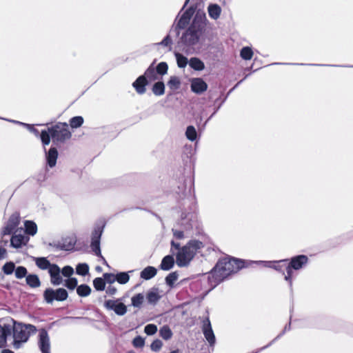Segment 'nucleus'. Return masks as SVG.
<instances>
[{"instance_id": "30", "label": "nucleus", "mask_w": 353, "mask_h": 353, "mask_svg": "<svg viewBox=\"0 0 353 353\" xmlns=\"http://www.w3.org/2000/svg\"><path fill=\"white\" fill-rule=\"evenodd\" d=\"M174 54L176 60L177 66L179 68H184L189 64V60L183 54L179 52H174Z\"/></svg>"}, {"instance_id": "54", "label": "nucleus", "mask_w": 353, "mask_h": 353, "mask_svg": "<svg viewBox=\"0 0 353 353\" xmlns=\"http://www.w3.org/2000/svg\"><path fill=\"white\" fill-rule=\"evenodd\" d=\"M103 276V279L105 281V283H108L112 284L116 281V275L112 273H104Z\"/></svg>"}, {"instance_id": "2", "label": "nucleus", "mask_w": 353, "mask_h": 353, "mask_svg": "<svg viewBox=\"0 0 353 353\" xmlns=\"http://www.w3.org/2000/svg\"><path fill=\"white\" fill-rule=\"evenodd\" d=\"M206 21L207 19L205 13L196 12L190 26L182 34L181 41L185 46L183 50L187 54L189 52V48L199 43L200 38L205 30Z\"/></svg>"}, {"instance_id": "34", "label": "nucleus", "mask_w": 353, "mask_h": 353, "mask_svg": "<svg viewBox=\"0 0 353 353\" xmlns=\"http://www.w3.org/2000/svg\"><path fill=\"white\" fill-rule=\"evenodd\" d=\"M144 301V296L142 293L134 294L131 298L132 305L134 307L140 308Z\"/></svg>"}, {"instance_id": "28", "label": "nucleus", "mask_w": 353, "mask_h": 353, "mask_svg": "<svg viewBox=\"0 0 353 353\" xmlns=\"http://www.w3.org/2000/svg\"><path fill=\"white\" fill-rule=\"evenodd\" d=\"M26 234L34 236L37 232V225L33 221H26L24 222Z\"/></svg>"}, {"instance_id": "56", "label": "nucleus", "mask_w": 353, "mask_h": 353, "mask_svg": "<svg viewBox=\"0 0 353 353\" xmlns=\"http://www.w3.org/2000/svg\"><path fill=\"white\" fill-rule=\"evenodd\" d=\"M172 231L174 236L176 239H183L185 237L184 232L185 231L183 229V230H176V229L172 228Z\"/></svg>"}, {"instance_id": "50", "label": "nucleus", "mask_w": 353, "mask_h": 353, "mask_svg": "<svg viewBox=\"0 0 353 353\" xmlns=\"http://www.w3.org/2000/svg\"><path fill=\"white\" fill-rule=\"evenodd\" d=\"M163 346V342L160 339H155L150 345V349L154 352L160 351Z\"/></svg>"}, {"instance_id": "59", "label": "nucleus", "mask_w": 353, "mask_h": 353, "mask_svg": "<svg viewBox=\"0 0 353 353\" xmlns=\"http://www.w3.org/2000/svg\"><path fill=\"white\" fill-rule=\"evenodd\" d=\"M185 28L184 27H179V23L175 26H172L170 29V34H174L175 37H179L180 34V30Z\"/></svg>"}, {"instance_id": "5", "label": "nucleus", "mask_w": 353, "mask_h": 353, "mask_svg": "<svg viewBox=\"0 0 353 353\" xmlns=\"http://www.w3.org/2000/svg\"><path fill=\"white\" fill-rule=\"evenodd\" d=\"M179 208L181 211L180 219L177 222L185 231L190 232L197 227V215L195 213V205L190 197L183 198L179 203Z\"/></svg>"}, {"instance_id": "11", "label": "nucleus", "mask_w": 353, "mask_h": 353, "mask_svg": "<svg viewBox=\"0 0 353 353\" xmlns=\"http://www.w3.org/2000/svg\"><path fill=\"white\" fill-rule=\"evenodd\" d=\"M20 223V216L17 212L13 213L8 220L6 225L3 228L1 231V236H4L6 235H10L12 234L16 228L19 225Z\"/></svg>"}, {"instance_id": "31", "label": "nucleus", "mask_w": 353, "mask_h": 353, "mask_svg": "<svg viewBox=\"0 0 353 353\" xmlns=\"http://www.w3.org/2000/svg\"><path fill=\"white\" fill-rule=\"evenodd\" d=\"M75 242L72 239H70L68 242L66 240L63 242H59L57 244L56 247L60 250L70 251L73 250Z\"/></svg>"}, {"instance_id": "15", "label": "nucleus", "mask_w": 353, "mask_h": 353, "mask_svg": "<svg viewBox=\"0 0 353 353\" xmlns=\"http://www.w3.org/2000/svg\"><path fill=\"white\" fill-rule=\"evenodd\" d=\"M190 88L194 93L201 94L207 90L208 84L201 78H193L191 80Z\"/></svg>"}, {"instance_id": "19", "label": "nucleus", "mask_w": 353, "mask_h": 353, "mask_svg": "<svg viewBox=\"0 0 353 353\" xmlns=\"http://www.w3.org/2000/svg\"><path fill=\"white\" fill-rule=\"evenodd\" d=\"M195 9L191 6L188 8L181 15L179 20L177 23H179V27H184L190 23V21L194 13Z\"/></svg>"}, {"instance_id": "24", "label": "nucleus", "mask_w": 353, "mask_h": 353, "mask_svg": "<svg viewBox=\"0 0 353 353\" xmlns=\"http://www.w3.org/2000/svg\"><path fill=\"white\" fill-rule=\"evenodd\" d=\"M208 12L210 17L216 20L221 15V8L218 4L211 3L208 7Z\"/></svg>"}, {"instance_id": "23", "label": "nucleus", "mask_w": 353, "mask_h": 353, "mask_svg": "<svg viewBox=\"0 0 353 353\" xmlns=\"http://www.w3.org/2000/svg\"><path fill=\"white\" fill-rule=\"evenodd\" d=\"M189 65L196 71H202L205 69L203 61L198 57H191L189 60Z\"/></svg>"}, {"instance_id": "39", "label": "nucleus", "mask_w": 353, "mask_h": 353, "mask_svg": "<svg viewBox=\"0 0 353 353\" xmlns=\"http://www.w3.org/2000/svg\"><path fill=\"white\" fill-rule=\"evenodd\" d=\"M185 136L191 141H194L197 138V132L193 125H188L186 128Z\"/></svg>"}, {"instance_id": "55", "label": "nucleus", "mask_w": 353, "mask_h": 353, "mask_svg": "<svg viewBox=\"0 0 353 353\" xmlns=\"http://www.w3.org/2000/svg\"><path fill=\"white\" fill-rule=\"evenodd\" d=\"M274 263H275V261H248V266L252 263H261V264H263V265L266 268H272V265L274 264Z\"/></svg>"}, {"instance_id": "21", "label": "nucleus", "mask_w": 353, "mask_h": 353, "mask_svg": "<svg viewBox=\"0 0 353 353\" xmlns=\"http://www.w3.org/2000/svg\"><path fill=\"white\" fill-rule=\"evenodd\" d=\"M26 284L31 288H37L41 286V281L37 274H28L26 279Z\"/></svg>"}, {"instance_id": "22", "label": "nucleus", "mask_w": 353, "mask_h": 353, "mask_svg": "<svg viewBox=\"0 0 353 353\" xmlns=\"http://www.w3.org/2000/svg\"><path fill=\"white\" fill-rule=\"evenodd\" d=\"M161 296L157 292V289L150 290L146 294V300L148 304L155 305L161 299Z\"/></svg>"}, {"instance_id": "26", "label": "nucleus", "mask_w": 353, "mask_h": 353, "mask_svg": "<svg viewBox=\"0 0 353 353\" xmlns=\"http://www.w3.org/2000/svg\"><path fill=\"white\" fill-rule=\"evenodd\" d=\"M36 265L41 270H49L52 268L54 263H51L50 261L46 257H38L35 258Z\"/></svg>"}, {"instance_id": "46", "label": "nucleus", "mask_w": 353, "mask_h": 353, "mask_svg": "<svg viewBox=\"0 0 353 353\" xmlns=\"http://www.w3.org/2000/svg\"><path fill=\"white\" fill-rule=\"evenodd\" d=\"M130 280L128 272H121L116 274V281L120 284H125Z\"/></svg>"}, {"instance_id": "61", "label": "nucleus", "mask_w": 353, "mask_h": 353, "mask_svg": "<svg viewBox=\"0 0 353 353\" xmlns=\"http://www.w3.org/2000/svg\"><path fill=\"white\" fill-rule=\"evenodd\" d=\"M284 280L288 283L290 290L291 292H292V278L286 274H284Z\"/></svg>"}, {"instance_id": "40", "label": "nucleus", "mask_w": 353, "mask_h": 353, "mask_svg": "<svg viewBox=\"0 0 353 353\" xmlns=\"http://www.w3.org/2000/svg\"><path fill=\"white\" fill-rule=\"evenodd\" d=\"M63 285L68 290H73L78 286V280L75 277H70L64 281Z\"/></svg>"}, {"instance_id": "48", "label": "nucleus", "mask_w": 353, "mask_h": 353, "mask_svg": "<svg viewBox=\"0 0 353 353\" xmlns=\"http://www.w3.org/2000/svg\"><path fill=\"white\" fill-rule=\"evenodd\" d=\"M157 74L164 75L168 72V65L166 62H160L156 67Z\"/></svg>"}, {"instance_id": "8", "label": "nucleus", "mask_w": 353, "mask_h": 353, "mask_svg": "<svg viewBox=\"0 0 353 353\" xmlns=\"http://www.w3.org/2000/svg\"><path fill=\"white\" fill-rule=\"evenodd\" d=\"M105 225V223H103L102 224H97L94 226L92 232L90 247L94 254L101 257L103 261V263L108 265L105 259L101 255L100 247L101 238L103 232Z\"/></svg>"}, {"instance_id": "32", "label": "nucleus", "mask_w": 353, "mask_h": 353, "mask_svg": "<svg viewBox=\"0 0 353 353\" xmlns=\"http://www.w3.org/2000/svg\"><path fill=\"white\" fill-rule=\"evenodd\" d=\"M91 288L87 284H81L77 288V293L81 297H85L90 294Z\"/></svg>"}, {"instance_id": "20", "label": "nucleus", "mask_w": 353, "mask_h": 353, "mask_svg": "<svg viewBox=\"0 0 353 353\" xmlns=\"http://www.w3.org/2000/svg\"><path fill=\"white\" fill-rule=\"evenodd\" d=\"M174 263L175 261L172 254L166 255L161 260L160 268L163 270L168 271L173 268Z\"/></svg>"}, {"instance_id": "45", "label": "nucleus", "mask_w": 353, "mask_h": 353, "mask_svg": "<svg viewBox=\"0 0 353 353\" xmlns=\"http://www.w3.org/2000/svg\"><path fill=\"white\" fill-rule=\"evenodd\" d=\"M179 274L176 272L170 273L165 277V283L170 288L174 286V283L177 281Z\"/></svg>"}, {"instance_id": "49", "label": "nucleus", "mask_w": 353, "mask_h": 353, "mask_svg": "<svg viewBox=\"0 0 353 353\" xmlns=\"http://www.w3.org/2000/svg\"><path fill=\"white\" fill-rule=\"evenodd\" d=\"M157 326L153 323L148 324L144 327V332L148 336L154 335L157 333Z\"/></svg>"}, {"instance_id": "6", "label": "nucleus", "mask_w": 353, "mask_h": 353, "mask_svg": "<svg viewBox=\"0 0 353 353\" xmlns=\"http://www.w3.org/2000/svg\"><path fill=\"white\" fill-rule=\"evenodd\" d=\"M13 347L18 350L21 347L23 343H26L30 336L37 332L36 326L32 324L14 321Z\"/></svg>"}, {"instance_id": "33", "label": "nucleus", "mask_w": 353, "mask_h": 353, "mask_svg": "<svg viewBox=\"0 0 353 353\" xmlns=\"http://www.w3.org/2000/svg\"><path fill=\"white\" fill-rule=\"evenodd\" d=\"M173 333L167 325H163L159 330V336L165 341H168L172 338Z\"/></svg>"}, {"instance_id": "57", "label": "nucleus", "mask_w": 353, "mask_h": 353, "mask_svg": "<svg viewBox=\"0 0 353 353\" xmlns=\"http://www.w3.org/2000/svg\"><path fill=\"white\" fill-rule=\"evenodd\" d=\"M172 43L170 34H168L164 37V39L159 43H158V45L163 46H170Z\"/></svg>"}, {"instance_id": "53", "label": "nucleus", "mask_w": 353, "mask_h": 353, "mask_svg": "<svg viewBox=\"0 0 353 353\" xmlns=\"http://www.w3.org/2000/svg\"><path fill=\"white\" fill-rule=\"evenodd\" d=\"M283 64V63H274L272 65H279ZM285 65H306L305 63H285ZM307 65H314V66H330V67H341L339 65H333V64H307Z\"/></svg>"}, {"instance_id": "58", "label": "nucleus", "mask_w": 353, "mask_h": 353, "mask_svg": "<svg viewBox=\"0 0 353 353\" xmlns=\"http://www.w3.org/2000/svg\"><path fill=\"white\" fill-rule=\"evenodd\" d=\"M25 128L34 134L37 137H40L41 132L34 127V125L27 123L25 125Z\"/></svg>"}, {"instance_id": "14", "label": "nucleus", "mask_w": 353, "mask_h": 353, "mask_svg": "<svg viewBox=\"0 0 353 353\" xmlns=\"http://www.w3.org/2000/svg\"><path fill=\"white\" fill-rule=\"evenodd\" d=\"M57 146V145L52 144L50 148L48 150H47L44 147L46 164L50 168H54L57 163V160L59 155Z\"/></svg>"}, {"instance_id": "47", "label": "nucleus", "mask_w": 353, "mask_h": 353, "mask_svg": "<svg viewBox=\"0 0 353 353\" xmlns=\"http://www.w3.org/2000/svg\"><path fill=\"white\" fill-rule=\"evenodd\" d=\"M93 285L96 290L103 291L105 290V281L101 277H97L93 280Z\"/></svg>"}, {"instance_id": "17", "label": "nucleus", "mask_w": 353, "mask_h": 353, "mask_svg": "<svg viewBox=\"0 0 353 353\" xmlns=\"http://www.w3.org/2000/svg\"><path fill=\"white\" fill-rule=\"evenodd\" d=\"M48 273L50 276V282L53 285H59L63 283V279L61 276V269L57 264H53L49 270Z\"/></svg>"}, {"instance_id": "27", "label": "nucleus", "mask_w": 353, "mask_h": 353, "mask_svg": "<svg viewBox=\"0 0 353 353\" xmlns=\"http://www.w3.org/2000/svg\"><path fill=\"white\" fill-rule=\"evenodd\" d=\"M1 343L3 344V346L6 343L7 338L11 334L12 328L9 324H4L1 325Z\"/></svg>"}, {"instance_id": "62", "label": "nucleus", "mask_w": 353, "mask_h": 353, "mask_svg": "<svg viewBox=\"0 0 353 353\" xmlns=\"http://www.w3.org/2000/svg\"><path fill=\"white\" fill-rule=\"evenodd\" d=\"M285 269L286 271V275L292 278L293 277V271L294 270V269H293L292 268H290V266L288 265H287L285 266Z\"/></svg>"}, {"instance_id": "43", "label": "nucleus", "mask_w": 353, "mask_h": 353, "mask_svg": "<svg viewBox=\"0 0 353 353\" xmlns=\"http://www.w3.org/2000/svg\"><path fill=\"white\" fill-rule=\"evenodd\" d=\"M69 123L72 128H77L83 123V118L81 116H75L70 119Z\"/></svg>"}, {"instance_id": "36", "label": "nucleus", "mask_w": 353, "mask_h": 353, "mask_svg": "<svg viewBox=\"0 0 353 353\" xmlns=\"http://www.w3.org/2000/svg\"><path fill=\"white\" fill-rule=\"evenodd\" d=\"M16 265L13 261H8L2 266V271L6 275H10L14 272Z\"/></svg>"}, {"instance_id": "41", "label": "nucleus", "mask_w": 353, "mask_h": 353, "mask_svg": "<svg viewBox=\"0 0 353 353\" xmlns=\"http://www.w3.org/2000/svg\"><path fill=\"white\" fill-rule=\"evenodd\" d=\"M168 85L171 90H177L181 85V81L178 77L172 76L168 81Z\"/></svg>"}, {"instance_id": "1", "label": "nucleus", "mask_w": 353, "mask_h": 353, "mask_svg": "<svg viewBox=\"0 0 353 353\" xmlns=\"http://www.w3.org/2000/svg\"><path fill=\"white\" fill-rule=\"evenodd\" d=\"M247 267H248V261L227 256L219 259L211 270L210 274L216 285L231 274Z\"/></svg>"}, {"instance_id": "3", "label": "nucleus", "mask_w": 353, "mask_h": 353, "mask_svg": "<svg viewBox=\"0 0 353 353\" xmlns=\"http://www.w3.org/2000/svg\"><path fill=\"white\" fill-rule=\"evenodd\" d=\"M170 244L171 250L173 248L178 250L176 254V263L180 268L188 266L199 250L204 247L202 241L196 239L189 241L182 247L174 240L171 241Z\"/></svg>"}, {"instance_id": "18", "label": "nucleus", "mask_w": 353, "mask_h": 353, "mask_svg": "<svg viewBox=\"0 0 353 353\" xmlns=\"http://www.w3.org/2000/svg\"><path fill=\"white\" fill-rule=\"evenodd\" d=\"M30 238L21 234L14 233L10 238V245L14 248H20L26 245Z\"/></svg>"}, {"instance_id": "44", "label": "nucleus", "mask_w": 353, "mask_h": 353, "mask_svg": "<svg viewBox=\"0 0 353 353\" xmlns=\"http://www.w3.org/2000/svg\"><path fill=\"white\" fill-rule=\"evenodd\" d=\"M89 272V266L85 263H79L76 267V273L78 275L85 276Z\"/></svg>"}, {"instance_id": "35", "label": "nucleus", "mask_w": 353, "mask_h": 353, "mask_svg": "<svg viewBox=\"0 0 353 353\" xmlns=\"http://www.w3.org/2000/svg\"><path fill=\"white\" fill-rule=\"evenodd\" d=\"M288 259L279 260L275 261L274 264L272 265V269L281 272L283 275L285 274V263H288Z\"/></svg>"}, {"instance_id": "13", "label": "nucleus", "mask_w": 353, "mask_h": 353, "mask_svg": "<svg viewBox=\"0 0 353 353\" xmlns=\"http://www.w3.org/2000/svg\"><path fill=\"white\" fill-rule=\"evenodd\" d=\"M309 261L307 256L305 254H299L288 259V265L294 269L299 270L305 267Z\"/></svg>"}, {"instance_id": "9", "label": "nucleus", "mask_w": 353, "mask_h": 353, "mask_svg": "<svg viewBox=\"0 0 353 353\" xmlns=\"http://www.w3.org/2000/svg\"><path fill=\"white\" fill-rule=\"evenodd\" d=\"M43 296L44 301L47 303L52 304L54 301H65L68 297V293L65 289L62 288H59L56 290L48 288L44 290Z\"/></svg>"}, {"instance_id": "37", "label": "nucleus", "mask_w": 353, "mask_h": 353, "mask_svg": "<svg viewBox=\"0 0 353 353\" xmlns=\"http://www.w3.org/2000/svg\"><path fill=\"white\" fill-rule=\"evenodd\" d=\"M28 274V270L26 267L19 265L17 266L16 270L14 271V276L18 279H21L27 277Z\"/></svg>"}, {"instance_id": "4", "label": "nucleus", "mask_w": 353, "mask_h": 353, "mask_svg": "<svg viewBox=\"0 0 353 353\" xmlns=\"http://www.w3.org/2000/svg\"><path fill=\"white\" fill-rule=\"evenodd\" d=\"M71 132L66 123L59 122L46 130H42L40 139L43 146L48 145L52 139V144L59 145L71 138Z\"/></svg>"}, {"instance_id": "25", "label": "nucleus", "mask_w": 353, "mask_h": 353, "mask_svg": "<svg viewBox=\"0 0 353 353\" xmlns=\"http://www.w3.org/2000/svg\"><path fill=\"white\" fill-rule=\"evenodd\" d=\"M157 270L153 266H148L144 268L140 274L141 279L145 280H150L157 274Z\"/></svg>"}, {"instance_id": "51", "label": "nucleus", "mask_w": 353, "mask_h": 353, "mask_svg": "<svg viewBox=\"0 0 353 353\" xmlns=\"http://www.w3.org/2000/svg\"><path fill=\"white\" fill-rule=\"evenodd\" d=\"M132 345L134 347H143L145 345V339L141 336H137L132 340Z\"/></svg>"}, {"instance_id": "63", "label": "nucleus", "mask_w": 353, "mask_h": 353, "mask_svg": "<svg viewBox=\"0 0 353 353\" xmlns=\"http://www.w3.org/2000/svg\"><path fill=\"white\" fill-rule=\"evenodd\" d=\"M6 250L4 248L0 246V260L4 259L6 256Z\"/></svg>"}, {"instance_id": "52", "label": "nucleus", "mask_w": 353, "mask_h": 353, "mask_svg": "<svg viewBox=\"0 0 353 353\" xmlns=\"http://www.w3.org/2000/svg\"><path fill=\"white\" fill-rule=\"evenodd\" d=\"M61 273L63 276L70 278L74 273V269L70 265H65L61 270Z\"/></svg>"}, {"instance_id": "38", "label": "nucleus", "mask_w": 353, "mask_h": 353, "mask_svg": "<svg viewBox=\"0 0 353 353\" xmlns=\"http://www.w3.org/2000/svg\"><path fill=\"white\" fill-rule=\"evenodd\" d=\"M240 56L244 60H250L253 56V51L249 46L243 47L240 51Z\"/></svg>"}, {"instance_id": "29", "label": "nucleus", "mask_w": 353, "mask_h": 353, "mask_svg": "<svg viewBox=\"0 0 353 353\" xmlns=\"http://www.w3.org/2000/svg\"><path fill=\"white\" fill-rule=\"evenodd\" d=\"M165 84L162 81L155 82L152 87V91L156 96H161L165 93Z\"/></svg>"}, {"instance_id": "10", "label": "nucleus", "mask_w": 353, "mask_h": 353, "mask_svg": "<svg viewBox=\"0 0 353 353\" xmlns=\"http://www.w3.org/2000/svg\"><path fill=\"white\" fill-rule=\"evenodd\" d=\"M104 307L109 310H113L116 314L123 316L127 312L126 305L120 301V299L106 300Z\"/></svg>"}, {"instance_id": "60", "label": "nucleus", "mask_w": 353, "mask_h": 353, "mask_svg": "<svg viewBox=\"0 0 353 353\" xmlns=\"http://www.w3.org/2000/svg\"><path fill=\"white\" fill-rule=\"evenodd\" d=\"M117 288L114 286L109 285L106 289V293L109 295H114L117 292Z\"/></svg>"}, {"instance_id": "64", "label": "nucleus", "mask_w": 353, "mask_h": 353, "mask_svg": "<svg viewBox=\"0 0 353 353\" xmlns=\"http://www.w3.org/2000/svg\"><path fill=\"white\" fill-rule=\"evenodd\" d=\"M221 105H222V103H221V104H220V105H219L216 108H215V110H214V112H213V113L210 115V117L206 120V121H205V124H206V123H207L208 121H210V120L212 118V117H213V116L216 113V112L219 110V109L220 108V107H221Z\"/></svg>"}, {"instance_id": "12", "label": "nucleus", "mask_w": 353, "mask_h": 353, "mask_svg": "<svg viewBox=\"0 0 353 353\" xmlns=\"http://www.w3.org/2000/svg\"><path fill=\"white\" fill-rule=\"evenodd\" d=\"M38 346L41 353H50V337L45 329L39 331Z\"/></svg>"}, {"instance_id": "7", "label": "nucleus", "mask_w": 353, "mask_h": 353, "mask_svg": "<svg viewBox=\"0 0 353 353\" xmlns=\"http://www.w3.org/2000/svg\"><path fill=\"white\" fill-rule=\"evenodd\" d=\"M158 79V74L152 63L132 83V86L139 94H143L146 92V85L150 82Z\"/></svg>"}, {"instance_id": "16", "label": "nucleus", "mask_w": 353, "mask_h": 353, "mask_svg": "<svg viewBox=\"0 0 353 353\" xmlns=\"http://www.w3.org/2000/svg\"><path fill=\"white\" fill-rule=\"evenodd\" d=\"M203 333L210 345L214 346L216 343V338L208 319L203 323Z\"/></svg>"}, {"instance_id": "42", "label": "nucleus", "mask_w": 353, "mask_h": 353, "mask_svg": "<svg viewBox=\"0 0 353 353\" xmlns=\"http://www.w3.org/2000/svg\"><path fill=\"white\" fill-rule=\"evenodd\" d=\"M291 329V323L290 322L288 324H286L284 327L283 330L276 336L275 337L272 341H270L268 345L261 347L259 350H263L270 346H271L276 340H278L280 337H281L287 331L290 330Z\"/></svg>"}]
</instances>
